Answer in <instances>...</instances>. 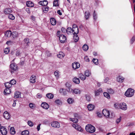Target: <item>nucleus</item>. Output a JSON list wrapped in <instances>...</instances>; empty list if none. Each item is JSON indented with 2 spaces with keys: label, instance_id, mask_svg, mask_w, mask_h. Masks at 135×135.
I'll return each instance as SVG.
<instances>
[{
  "label": "nucleus",
  "instance_id": "nucleus-1",
  "mask_svg": "<svg viewBox=\"0 0 135 135\" xmlns=\"http://www.w3.org/2000/svg\"><path fill=\"white\" fill-rule=\"evenodd\" d=\"M85 128L87 132L91 133L94 132L95 131V127L91 124H88L86 125Z\"/></svg>",
  "mask_w": 135,
  "mask_h": 135
},
{
  "label": "nucleus",
  "instance_id": "nucleus-2",
  "mask_svg": "<svg viewBox=\"0 0 135 135\" xmlns=\"http://www.w3.org/2000/svg\"><path fill=\"white\" fill-rule=\"evenodd\" d=\"M134 90L133 89L129 88L126 91L125 95L127 97H131L134 95Z\"/></svg>",
  "mask_w": 135,
  "mask_h": 135
},
{
  "label": "nucleus",
  "instance_id": "nucleus-3",
  "mask_svg": "<svg viewBox=\"0 0 135 135\" xmlns=\"http://www.w3.org/2000/svg\"><path fill=\"white\" fill-rule=\"evenodd\" d=\"M10 70L12 73L16 71L17 69V65L15 63L11 64L10 65Z\"/></svg>",
  "mask_w": 135,
  "mask_h": 135
},
{
  "label": "nucleus",
  "instance_id": "nucleus-4",
  "mask_svg": "<svg viewBox=\"0 0 135 135\" xmlns=\"http://www.w3.org/2000/svg\"><path fill=\"white\" fill-rule=\"evenodd\" d=\"M72 32L73 34H78L79 32V30L77 26L74 24L73 26Z\"/></svg>",
  "mask_w": 135,
  "mask_h": 135
},
{
  "label": "nucleus",
  "instance_id": "nucleus-5",
  "mask_svg": "<svg viewBox=\"0 0 135 135\" xmlns=\"http://www.w3.org/2000/svg\"><path fill=\"white\" fill-rule=\"evenodd\" d=\"M102 113L103 115L105 117L107 118H110V112L109 111L106 109H104L102 111Z\"/></svg>",
  "mask_w": 135,
  "mask_h": 135
},
{
  "label": "nucleus",
  "instance_id": "nucleus-6",
  "mask_svg": "<svg viewBox=\"0 0 135 135\" xmlns=\"http://www.w3.org/2000/svg\"><path fill=\"white\" fill-rule=\"evenodd\" d=\"M51 126L54 127L59 128L60 127V123L57 121H54L51 123Z\"/></svg>",
  "mask_w": 135,
  "mask_h": 135
},
{
  "label": "nucleus",
  "instance_id": "nucleus-7",
  "mask_svg": "<svg viewBox=\"0 0 135 135\" xmlns=\"http://www.w3.org/2000/svg\"><path fill=\"white\" fill-rule=\"evenodd\" d=\"M72 126L80 132H82L83 131V129L81 127L76 123L73 124H72Z\"/></svg>",
  "mask_w": 135,
  "mask_h": 135
},
{
  "label": "nucleus",
  "instance_id": "nucleus-8",
  "mask_svg": "<svg viewBox=\"0 0 135 135\" xmlns=\"http://www.w3.org/2000/svg\"><path fill=\"white\" fill-rule=\"evenodd\" d=\"M0 132L3 135H6L7 133L6 129L4 127H2L0 128Z\"/></svg>",
  "mask_w": 135,
  "mask_h": 135
},
{
  "label": "nucleus",
  "instance_id": "nucleus-9",
  "mask_svg": "<svg viewBox=\"0 0 135 135\" xmlns=\"http://www.w3.org/2000/svg\"><path fill=\"white\" fill-rule=\"evenodd\" d=\"M119 107L120 108L124 110H126L127 109V106L126 104L124 103H121L119 104Z\"/></svg>",
  "mask_w": 135,
  "mask_h": 135
},
{
  "label": "nucleus",
  "instance_id": "nucleus-10",
  "mask_svg": "<svg viewBox=\"0 0 135 135\" xmlns=\"http://www.w3.org/2000/svg\"><path fill=\"white\" fill-rule=\"evenodd\" d=\"M59 39L61 43H64L66 40V37L64 35H61L59 37Z\"/></svg>",
  "mask_w": 135,
  "mask_h": 135
},
{
  "label": "nucleus",
  "instance_id": "nucleus-11",
  "mask_svg": "<svg viewBox=\"0 0 135 135\" xmlns=\"http://www.w3.org/2000/svg\"><path fill=\"white\" fill-rule=\"evenodd\" d=\"M41 107L43 108L47 109L49 107V104L45 102L42 103L41 104Z\"/></svg>",
  "mask_w": 135,
  "mask_h": 135
},
{
  "label": "nucleus",
  "instance_id": "nucleus-12",
  "mask_svg": "<svg viewBox=\"0 0 135 135\" xmlns=\"http://www.w3.org/2000/svg\"><path fill=\"white\" fill-rule=\"evenodd\" d=\"M73 68L74 69H76L79 68L80 67V64L77 62H74L72 64Z\"/></svg>",
  "mask_w": 135,
  "mask_h": 135
},
{
  "label": "nucleus",
  "instance_id": "nucleus-13",
  "mask_svg": "<svg viewBox=\"0 0 135 135\" xmlns=\"http://www.w3.org/2000/svg\"><path fill=\"white\" fill-rule=\"evenodd\" d=\"M36 76L34 75H32L30 77V82L32 83L36 82Z\"/></svg>",
  "mask_w": 135,
  "mask_h": 135
},
{
  "label": "nucleus",
  "instance_id": "nucleus-14",
  "mask_svg": "<svg viewBox=\"0 0 135 135\" xmlns=\"http://www.w3.org/2000/svg\"><path fill=\"white\" fill-rule=\"evenodd\" d=\"M3 116L6 119H8L10 117V115L7 111L4 112Z\"/></svg>",
  "mask_w": 135,
  "mask_h": 135
},
{
  "label": "nucleus",
  "instance_id": "nucleus-15",
  "mask_svg": "<svg viewBox=\"0 0 135 135\" xmlns=\"http://www.w3.org/2000/svg\"><path fill=\"white\" fill-rule=\"evenodd\" d=\"M73 80L74 83L76 84H78L80 83V80L79 79L76 77L74 78L73 79Z\"/></svg>",
  "mask_w": 135,
  "mask_h": 135
},
{
  "label": "nucleus",
  "instance_id": "nucleus-16",
  "mask_svg": "<svg viewBox=\"0 0 135 135\" xmlns=\"http://www.w3.org/2000/svg\"><path fill=\"white\" fill-rule=\"evenodd\" d=\"M12 35L11 32L10 31L8 30L6 31L5 33V36L9 37H10Z\"/></svg>",
  "mask_w": 135,
  "mask_h": 135
},
{
  "label": "nucleus",
  "instance_id": "nucleus-17",
  "mask_svg": "<svg viewBox=\"0 0 135 135\" xmlns=\"http://www.w3.org/2000/svg\"><path fill=\"white\" fill-rule=\"evenodd\" d=\"M4 12L6 14H9L12 12V11L10 8H7L4 10Z\"/></svg>",
  "mask_w": 135,
  "mask_h": 135
},
{
  "label": "nucleus",
  "instance_id": "nucleus-18",
  "mask_svg": "<svg viewBox=\"0 0 135 135\" xmlns=\"http://www.w3.org/2000/svg\"><path fill=\"white\" fill-rule=\"evenodd\" d=\"M87 108L89 110H92L94 108V106L92 104H89L88 105Z\"/></svg>",
  "mask_w": 135,
  "mask_h": 135
},
{
  "label": "nucleus",
  "instance_id": "nucleus-19",
  "mask_svg": "<svg viewBox=\"0 0 135 135\" xmlns=\"http://www.w3.org/2000/svg\"><path fill=\"white\" fill-rule=\"evenodd\" d=\"M11 92V90L9 88H6L4 90V93L6 95L10 94Z\"/></svg>",
  "mask_w": 135,
  "mask_h": 135
},
{
  "label": "nucleus",
  "instance_id": "nucleus-20",
  "mask_svg": "<svg viewBox=\"0 0 135 135\" xmlns=\"http://www.w3.org/2000/svg\"><path fill=\"white\" fill-rule=\"evenodd\" d=\"M64 56L65 54L64 53L62 52H60L57 55L58 57L60 59H62L64 57Z\"/></svg>",
  "mask_w": 135,
  "mask_h": 135
},
{
  "label": "nucleus",
  "instance_id": "nucleus-21",
  "mask_svg": "<svg viewBox=\"0 0 135 135\" xmlns=\"http://www.w3.org/2000/svg\"><path fill=\"white\" fill-rule=\"evenodd\" d=\"M79 76L80 79L82 80H85L86 79V77L83 74L81 73H80L79 74Z\"/></svg>",
  "mask_w": 135,
  "mask_h": 135
},
{
  "label": "nucleus",
  "instance_id": "nucleus-22",
  "mask_svg": "<svg viewBox=\"0 0 135 135\" xmlns=\"http://www.w3.org/2000/svg\"><path fill=\"white\" fill-rule=\"evenodd\" d=\"M21 93L18 91L15 92L14 95V97L16 98H18L20 97L21 96Z\"/></svg>",
  "mask_w": 135,
  "mask_h": 135
},
{
  "label": "nucleus",
  "instance_id": "nucleus-23",
  "mask_svg": "<svg viewBox=\"0 0 135 135\" xmlns=\"http://www.w3.org/2000/svg\"><path fill=\"white\" fill-rule=\"evenodd\" d=\"M124 79L123 77L119 76L117 77V80L118 82H122Z\"/></svg>",
  "mask_w": 135,
  "mask_h": 135
},
{
  "label": "nucleus",
  "instance_id": "nucleus-24",
  "mask_svg": "<svg viewBox=\"0 0 135 135\" xmlns=\"http://www.w3.org/2000/svg\"><path fill=\"white\" fill-rule=\"evenodd\" d=\"M66 32L68 34H70L72 33L73 32H72V29L70 27H68L66 30Z\"/></svg>",
  "mask_w": 135,
  "mask_h": 135
},
{
  "label": "nucleus",
  "instance_id": "nucleus-25",
  "mask_svg": "<svg viewBox=\"0 0 135 135\" xmlns=\"http://www.w3.org/2000/svg\"><path fill=\"white\" fill-rule=\"evenodd\" d=\"M81 91L78 89H75L73 90V93H74L76 94H80Z\"/></svg>",
  "mask_w": 135,
  "mask_h": 135
},
{
  "label": "nucleus",
  "instance_id": "nucleus-26",
  "mask_svg": "<svg viewBox=\"0 0 135 135\" xmlns=\"http://www.w3.org/2000/svg\"><path fill=\"white\" fill-rule=\"evenodd\" d=\"M50 21L51 24L53 25H55L56 23V21L54 18H51Z\"/></svg>",
  "mask_w": 135,
  "mask_h": 135
},
{
  "label": "nucleus",
  "instance_id": "nucleus-27",
  "mask_svg": "<svg viewBox=\"0 0 135 135\" xmlns=\"http://www.w3.org/2000/svg\"><path fill=\"white\" fill-rule=\"evenodd\" d=\"M26 5L28 7H32L34 6L33 4L30 1L26 2Z\"/></svg>",
  "mask_w": 135,
  "mask_h": 135
},
{
  "label": "nucleus",
  "instance_id": "nucleus-28",
  "mask_svg": "<svg viewBox=\"0 0 135 135\" xmlns=\"http://www.w3.org/2000/svg\"><path fill=\"white\" fill-rule=\"evenodd\" d=\"M46 97L49 99H52L54 97V95L51 93H48L46 94Z\"/></svg>",
  "mask_w": 135,
  "mask_h": 135
},
{
  "label": "nucleus",
  "instance_id": "nucleus-29",
  "mask_svg": "<svg viewBox=\"0 0 135 135\" xmlns=\"http://www.w3.org/2000/svg\"><path fill=\"white\" fill-rule=\"evenodd\" d=\"M43 12L45 13H47L48 11L49 7L47 6H44L42 8Z\"/></svg>",
  "mask_w": 135,
  "mask_h": 135
},
{
  "label": "nucleus",
  "instance_id": "nucleus-30",
  "mask_svg": "<svg viewBox=\"0 0 135 135\" xmlns=\"http://www.w3.org/2000/svg\"><path fill=\"white\" fill-rule=\"evenodd\" d=\"M74 36H73L74 40L75 42H77L79 40V37L77 34H73Z\"/></svg>",
  "mask_w": 135,
  "mask_h": 135
},
{
  "label": "nucleus",
  "instance_id": "nucleus-31",
  "mask_svg": "<svg viewBox=\"0 0 135 135\" xmlns=\"http://www.w3.org/2000/svg\"><path fill=\"white\" fill-rule=\"evenodd\" d=\"M67 101L69 104H70L74 102V100L72 98H69L67 99Z\"/></svg>",
  "mask_w": 135,
  "mask_h": 135
},
{
  "label": "nucleus",
  "instance_id": "nucleus-32",
  "mask_svg": "<svg viewBox=\"0 0 135 135\" xmlns=\"http://www.w3.org/2000/svg\"><path fill=\"white\" fill-rule=\"evenodd\" d=\"M29 133V131L26 130L22 131L21 133V134L22 135H28Z\"/></svg>",
  "mask_w": 135,
  "mask_h": 135
},
{
  "label": "nucleus",
  "instance_id": "nucleus-33",
  "mask_svg": "<svg viewBox=\"0 0 135 135\" xmlns=\"http://www.w3.org/2000/svg\"><path fill=\"white\" fill-rule=\"evenodd\" d=\"M10 132L11 134H14L15 133L14 128L13 127H12L10 129Z\"/></svg>",
  "mask_w": 135,
  "mask_h": 135
},
{
  "label": "nucleus",
  "instance_id": "nucleus-34",
  "mask_svg": "<svg viewBox=\"0 0 135 135\" xmlns=\"http://www.w3.org/2000/svg\"><path fill=\"white\" fill-rule=\"evenodd\" d=\"M91 73L88 70H86L85 71V76L89 77L91 75Z\"/></svg>",
  "mask_w": 135,
  "mask_h": 135
},
{
  "label": "nucleus",
  "instance_id": "nucleus-35",
  "mask_svg": "<svg viewBox=\"0 0 135 135\" xmlns=\"http://www.w3.org/2000/svg\"><path fill=\"white\" fill-rule=\"evenodd\" d=\"M85 17L86 19H88L89 18L90 16V13L88 12H85Z\"/></svg>",
  "mask_w": 135,
  "mask_h": 135
},
{
  "label": "nucleus",
  "instance_id": "nucleus-36",
  "mask_svg": "<svg viewBox=\"0 0 135 135\" xmlns=\"http://www.w3.org/2000/svg\"><path fill=\"white\" fill-rule=\"evenodd\" d=\"M55 104L58 105H60L61 104H62V102L59 99L56 100H55Z\"/></svg>",
  "mask_w": 135,
  "mask_h": 135
},
{
  "label": "nucleus",
  "instance_id": "nucleus-37",
  "mask_svg": "<svg viewBox=\"0 0 135 135\" xmlns=\"http://www.w3.org/2000/svg\"><path fill=\"white\" fill-rule=\"evenodd\" d=\"M5 85L6 88H10L11 86V84L9 82L5 83Z\"/></svg>",
  "mask_w": 135,
  "mask_h": 135
},
{
  "label": "nucleus",
  "instance_id": "nucleus-38",
  "mask_svg": "<svg viewBox=\"0 0 135 135\" xmlns=\"http://www.w3.org/2000/svg\"><path fill=\"white\" fill-rule=\"evenodd\" d=\"M103 95L106 98H108L110 99V97L109 94L108 93L106 92H104L103 93Z\"/></svg>",
  "mask_w": 135,
  "mask_h": 135
},
{
  "label": "nucleus",
  "instance_id": "nucleus-39",
  "mask_svg": "<svg viewBox=\"0 0 135 135\" xmlns=\"http://www.w3.org/2000/svg\"><path fill=\"white\" fill-rule=\"evenodd\" d=\"M82 48L83 50L85 51L87 50L88 49V46L85 44L83 45Z\"/></svg>",
  "mask_w": 135,
  "mask_h": 135
},
{
  "label": "nucleus",
  "instance_id": "nucleus-40",
  "mask_svg": "<svg viewBox=\"0 0 135 135\" xmlns=\"http://www.w3.org/2000/svg\"><path fill=\"white\" fill-rule=\"evenodd\" d=\"M9 18L12 20H14L15 19V16L12 14H9L8 15Z\"/></svg>",
  "mask_w": 135,
  "mask_h": 135
},
{
  "label": "nucleus",
  "instance_id": "nucleus-41",
  "mask_svg": "<svg viewBox=\"0 0 135 135\" xmlns=\"http://www.w3.org/2000/svg\"><path fill=\"white\" fill-rule=\"evenodd\" d=\"M11 35L13 38L16 37L17 36V33L16 32L14 31L12 33Z\"/></svg>",
  "mask_w": 135,
  "mask_h": 135
},
{
  "label": "nucleus",
  "instance_id": "nucleus-42",
  "mask_svg": "<svg viewBox=\"0 0 135 135\" xmlns=\"http://www.w3.org/2000/svg\"><path fill=\"white\" fill-rule=\"evenodd\" d=\"M70 120L72 121L74 123H76L78 122V119L77 118H70Z\"/></svg>",
  "mask_w": 135,
  "mask_h": 135
},
{
  "label": "nucleus",
  "instance_id": "nucleus-43",
  "mask_svg": "<svg viewBox=\"0 0 135 135\" xmlns=\"http://www.w3.org/2000/svg\"><path fill=\"white\" fill-rule=\"evenodd\" d=\"M59 6L58 0L54 1L53 2V6Z\"/></svg>",
  "mask_w": 135,
  "mask_h": 135
},
{
  "label": "nucleus",
  "instance_id": "nucleus-44",
  "mask_svg": "<svg viewBox=\"0 0 135 135\" xmlns=\"http://www.w3.org/2000/svg\"><path fill=\"white\" fill-rule=\"evenodd\" d=\"M10 83L12 85H13L16 84V82L15 80L14 79L10 81Z\"/></svg>",
  "mask_w": 135,
  "mask_h": 135
},
{
  "label": "nucleus",
  "instance_id": "nucleus-45",
  "mask_svg": "<svg viewBox=\"0 0 135 135\" xmlns=\"http://www.w3.org/2000/svg\"><path fill=\"white\" fill-rule=\"evenodd\" d=\"M24 41L27 45H28L30 42L28 38L25 39L24 40Z\"/></svg>",
  "mask_w": 135,
  "mask_h": 135
},
{
  "label": "nucleus",
  "instance_id": "nucleus-46",
  "mask_svg": "<svg viewBox=\"0 0 135 135\" xmlns=\"http://www.w3.org/2000/svg\"><path fill=\"white\" fill-rule=\"evenodd\" d=\"M27 123L28 124L30 127H32L33 125V122L30 120L28 121L27 122Z\"/></svg>",
  "mask_w": 135,
  "mask_h": 135
},
{
  "label": "nucleus",
  "instance_id": "nucleus-47",
  "mask_svg": "<svg viewBox=\"0 0 135 135\" xmlns=\"http://www.w3.org/2000/svg\"><path fill=\"white\" fill-rule=\"evenodd\" d=\"M93 63L96 65H97L98 63V60L97 59H94L93 60Z\"/></svg>",
  "mask_w": 135,
  "mask_h": 135
},
{
  "label": "nucleus",
  "instance_id": "nucleus-48",
  "mask_svg": "<svg viewBox=\"0 0 135 135\" xmlns=\"http://www.w3.org/2000/svg\"><path fill=\"white\" fill-rule=\"evenodd\" d=\"M107 91L109 93L111 94H113L114 93L113 90L112 89H108V90Z\"/></svg>",
  "mask_w": 135,
  "mask_h": 135
},
{
  "label": "nucleus",
  "instance_id": "nucleus-49",
  "mask_svg": "<svg viewBox=\"0 0 135 135\" xmlns=\"http://www.w3.org/2000/svg\"><path fill=\"white\" fill-rule=\"evenodd\" d=\"M85 97L86 100L88 101H90V96L88 95H85Z\"/></svg>",
  "mask_w": 135,
  "mask_h": 135
},
{
  "label": "nucleus",
  "instance_id": "nucleus-50",
  "mask_svg": "<svg viewBox=\"0 0 135 135\" xmlns=\"http://www.w3.org/2000/svg\"><path fill=\"white\" fill-rule=\"evenodd\" d=\"M9 52V50L7 48H6L4 49V52L6 54H8Z\"/></svg>",
  "mask_w": 135,
  "mask_h": 135
},
{
  "label": "nucleus",
  "instance_id": "nucleus-51",
  "mask_svg": "<svg viewBox=\"0 0 135 135\" xmlns=\"http://www.w3.org/2000/svg\"><path fill=\"white\" fill-rule=\"evenodd\" d=\"M54 75L56 77L58 78L59 76V72L58 71H56L54 72Z\"/></svg>",
  "mask_w": 135,
  "mask_h": 135
},
{
  "label": "nucleus",
  "instance_id": "nucleus-52",
  "mask_svg": "<svg viewBox=\"0 0 135 135\" xmlns=\"http://www.w3.org/2000/svg\"><path fill=\"white\" fill-rule=\"evenodd\" d=\"M73 89L71 88V87L68 88V89H67V91L70 93H73Z\"/></svg>",
  "mask_w": 135,
  "mask_h": 135
},
{
  "label": "nucleus",
  "instance_id": "nucleus-53",
  "mask_svg": "<svg viewBox=\"0 0 135 135\" xmlns=\"http://www.w3.org/2000/svg\"><path fill=\"white\" fill-rule=\"evenodd\" d=\"M121 117H120L119 118L117 119L116 120V123L118 124L121 121Z\"/></svg>",
  "mask_w": 135,
  "mask_h": 135
},
{
  "label": "nucleus",
  "instance_id": "nucleus-54",
  "mask_svg": "<svg viewBox=\"0 0 135 135\" xmlns=\"http://www.w3.org/2000/svg\"><path fill=\"white\" fill-rule=\"evenodd\" d=\"M93 16L94 20H96L97 18V15L96 13H95V11H94V12L93 13Z\"/></svg>",
  "mask_w": 135,
  "mask_h": 135
},
{
  "label": "nucleus",
  "instance_id": "nucleus-55",
  "mask_svg": "<svg viewBox=\"0 0 135 135\" xmlns=\"http://www.w3.org/2000/svg\"><path fill=\"white\" fill-rule=\"evenodd\" d=\"M95 96L99 95L100 94V93L97 90H95L94 91Z\"/></svg>",
  "mask_w": 135,
  "mask_h": 135
},
{
  "label": "nucleus",
  "instance_id": "nucleus-56",
  "mask_svg": "<svg viewBox=\"0 0 135 135\" xmlns=\"http://www.w3.org/2000/svg\"><path fill=\"white\" fill-rule=\"evenodd\" d=\"M135 40V37L134 36H133L132 38V39L131 40V44H132L134 41Z\"/></svg>",
  "mask_w": 135,
  "mask_h": 135
},
{
  "label": "nucleus",
  "instance_id": "nucleus-57",
  "mask_svg": "<svg viewBox=\"0 0 135 135\" xmlns=\"http://www.w3.org/2000/svg\"><path fill=\"white\" fill-rule=\"evenodd\" d=\"M84 60L86 62H89V58H88V57L87 56H86L84 58Z\"/></svg>",
  "mask_w": 135,
  "mask_h": 135
},
{
  "label": "nucleus",
  "instance_id": "nucleus-58",
  "mask_svg": "<svg viewBox=\"0 0 135 135\" xmlns=\"http://www.w3.org/2000/svg\"><path fill=\"white\" fill-rule=\"evenodd\" d=\"M44 3L43 5L44 6H46L48 4V2L46 1H43Z\"/></svg>",
  "mask_w": 135,
  "mask_h": 135
},
{
  "label": "nucleus",
  "instance_id": "nucleus-59",
  "mask_svg": "<svg viewBox=\"0 0 135 135\" xmlns=\"http://www.w3.org/2000/svg\"><path fill=\"white\" fill-rule=\"evenodd\" d=\"M34 104L32 103H30L29 104V107L31 108H33Z\"/></svg>",
  "mask_w": 135,
  "mask_h": 135
},
{
  "label": "nucleus",
  "instance_id": "nucleus-60",
  "mask_svg": "<svg viewBox=\"0 0 135 135\" xmlns=\"http://www.w3.org/2000/svg\"><path fill=\"white\" fill-rule=\"evenodd\" d=\"M20 52L19 50H17L16 54V56H18L20 54Z\"/></svg>",
  "mask_w": 135,
  "mask_h": 135
},
{
  "label": "nucleus",
  "instance_id": "nucleus-61",
  "mask_svg": "<svg viewBox=\"0 0 135 135\" xmlns=\"http://www.w3.org/2000/svg\"><path fill=\"white\" fill-rule=\"evenodd\" d=\"M65 90L63 89H60V92L61 93H62L63 94H65V93H64V92Z\"/></svg>",
  "mask_w": 135,
  "mask_h": 135
},
{
  "label": "nucleus",
  "instance_id": "nucleus-62",
  "mask_svg": "<svg viewBox=\"0 0 135 135\" xmlns=\"http://www.w3.org/2000/svg\"><path fill=\"white\" fill-rule=\"evenodd\" d=\"M37 98H40L42 97V95L39 93L37 94Z\"/></svg>",
  "mask_w": 135,
  "mask_h": 135
},
{
  "label": "nucleus",
  "instance_id": "nucleus-63",
  "mask_svg": "<svg viewBox=\"0 0 135 135\" xmlns=\"http://www.w3.org/2000/svg\"><path fill=\"white\" fill-rule=\"evenodd\" d=\"M12 43H13L11 41H7L6 42V44H7L8 45H11Z\"/></svg>",
  "mask_w": 135,
  "mask_h": 135
},
{
  "label": "nucleus",
  "instance_id": "nucleus-64",
  "mask_svg": "<svg viewBox=\"0 0 135 135\" xmlns=\"http://www.w3.org/2000/svg\"><path fill=\"white\" fill-rule=\"evenodd\" d=\"M66 86L68 88L71 87V85L68 83H66L65 84Z\"/></svg>",
  "mask_w": 135,
  "mask_h": 135
}]
</instances>
